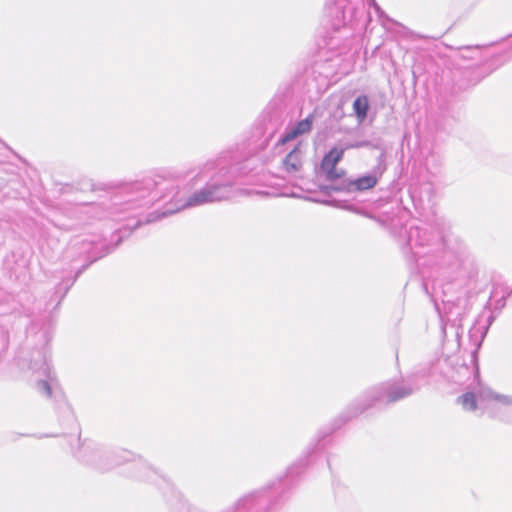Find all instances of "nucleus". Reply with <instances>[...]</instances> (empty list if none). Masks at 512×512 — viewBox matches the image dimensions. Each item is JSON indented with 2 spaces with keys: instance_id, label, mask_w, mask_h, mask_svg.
Instances as JSON below:
<instances>
[{
  "instance_id": "obj_10",
  "label": "nucleus",
  "mask_w": 512,
  "mask_h": 512,
  "mask_svg": "<svg viewBox=\"0 0 512 512\" xmlns=\"http://www.w3.org/2000/svg\"><path fill=\"white\" fill-rule=\"evenodd\" d=\"M368 109H369V100L366 95L358 96L354 100L353 110H354V113L360 123L366 119Z\"/></svg>"
},
{
  "instance_id": "obj_18",
  "label": "nucleus",
  "mask_w": 512,
  "mask_h": 512,
  "mask_svg": "<svg viewBox=\"0 0 512 512\" xmlns=\"http://www.w3.org/2000/svg\"><path fill=\"white\" fill-rule=\"evenodd\" d=\"M369 145H370L369 141H361V142H356L354 144L349 145L348 148H360V147H367Z\"/></svg>"
},
{
  "instance_id": "obj_12",
  "label": "nucleus",
  "mask_w": 512,
  "mask_h": 512,
  "mask_svg": "<svg viewBox=\"0 0 512 512\" xmlns=\"http://www.w3.org/2000/svg\"><path fill=\"white\" fill-rule=\"evenodd\" d=\"M458 402L465 410L473 411L476 409V395L472 392H467L458 398Z\"/></svg>"
},
{
  "instance_id": "obj_7",
  "label": "nucleus",
  "mask_w": 512,
  "mask_h": 512,
  "mask_svg": "<svg viewBox=\"0 0 512 512\" xmlns=\"http://www.w3.org/2000/svg\"><path fill=\"white\" fill-rule=\"evenodd\" d=\"M283 168L287 173H296L301 170L303 165V151L298 144L291 150L282 161Z\"/></svg>"
},
{
  "instance_id": "obj_17",
  "label": "nucleus",
  "mask_w": 512,
  "mask_h": 512,
  "mask_svg": "<svg viewBox=\"0 0 512 512\" xmlns=\"http://www.w3.org/2000/svg\"><path fill=\"white\" fill-rule=\"evenodd\" d=\"M370 5L374 8V10L376 11V13L382 17L384 16V12L381 10L380 6L376 3L375 0H370Z\"/></svg>"
},
{
  "instance_id": "obj_11",
  "label": "nucleus",
  "mask_w": 512,
  "mask_h": 512,
  "mask_svg": "<svg viewBox=\"0 0 512 512\" xmlns=\"http://www.w3.org/2000/svg\"><path fill=\"white\" fill-rule=\"evenodd\" d=\"M79 457H81L86 462L96 465L100 469H107L112 465H117L120 463L119 461H114V463L111 464L104 463L103 455L99 451H94L89 457H86V455H79Z\"/></svg>"
},
{
  "instance_id": "obj_19",
  "label": "nucleus",
  "mask_w": 512,
  "mask_h": 512,
  "mask_svg": "<svg viewBox=\"0 0 512 512\" xmlns=\"http://www.w3.org/2000/svg\"><path fill=\"white\" fill-rule=\"evenodd\" d=\"M86 267H87V265H86V266H83V267H82V269H81V270H79V271L77 272V275H76V276H78V275H79V274H80L84 269H86Z\"/></svg>"
},
{
  "instance_id": "obj_5",
  "label": "nucleus",
  "mask_w": 512,
  "mask_h": 512,
  "mask_svg": "<svg viewBox=\"0 0 512 512\" xmlns=\"http://www.w3.org/2000/svg\"><path fill=\"white\" fill-rule=\"evenodd\" d=\"M325 7L329 16L336 20L335 27L345 25L347 14H352L353 8L350 6V0H325Z\"/></svg>"
},
{
  "instance_id": "obj_1",
  "label": "nucleus",
  "mask_w": 512,
  "mask_h": 512,
  "mask_svg": "<svg viewBox=\"0 0 512 512\" xmlns=\"http://www.w3.org/2000/svg\"><path fill=\"white\" fill-rule=\"evenodd\" d=\"M188 175L189 171L173 170L130 184L128 190L130 193L136 194L137 198L150 197L148 202L168 199L173 206L161 213L149 214L144 222L137 221L134 228L142 223L155 222L186 208L231 199L236 193L233 189L234 177L228 168L222 167L202 189L184 199L180 197L178 182L184 180Z\"/></svg>"
},
{
  "instance_id": "obj_9",
  "label": "nucleus",
  "mask_w": 512,
  "mask_h": 512,
  "mask_svg": "<svg viewBox=\"0 0 512 512\" xmlns=\"http://www.w3.org/2000/svg\"><path fill=\"white\" fill-rule=\"evenodd\" d=\"M477 396L481 400H495L502 405H512V396L498 394L488 387H480Z\"/></svg>"
},
{
  "instance_id": "obj_4",
  "label": "nucleus",
  "mask_w": 512,
  "mask_h": 512,
  "mask_svg": "<svg viewBox=\"0 0 512 512\" xmlns=\"http://www.w3.org/2000/svg\"><path fill=\"white\" fill-rule=\"evenodd\" d=\"M30 368L38 373L39 376H43L46 379H39L37 381V390L47 397H51L52 391L50 384L47 379H50V366L48 364L47 356L45 353L38 352L37 356L31 360Z\"/></svg>"
},
{
  "instance_id": "obj_14",
  "label": "nucleus",
  "mask_w": 512,
  "mask_h": 512,
  "mask_svg": "<svg viewBox=\"0 0 512 512\" xmlns=\"http://www.w3.org/2000/svg\"><path fill=\"white\" fill-rule=\"evenodd\" d=\"M298 136H300L296 130V128L293 126L291 127L290 129H288L282 136L281 138L279 139L278 143L281 144V145H284L292 140H294L295 138H297Z\"/></svg>"
},
{
  "instance_id": "obj_8",
  "label": "nucleus",
  "mask_w": 512,
  "mask_h": 512,
  "mask_svg": "<svg viewBox=\"0 0 512 512\" xmlns=\"http://www.w3.org/2000/svg\"><path fill=\"white\" fill-rule=\"evenodd\" d=\"M344 149L333 148L326 154L321 162V173H332L338 162L342 159Z\"/></svg>"
},
{
  "instance_id": "obj_15",
  "label": "nucleus",
  "mask_w": 512,
  "mask_h": 512,
  "mask_svg": "<svg viewBox=\"0 0 512 512\" xmlns=\"http://www.w3.org/2000/svg\"><path fill=\"white\" fill-rule=\"evenodd\" d=\"M323 174L325 175V178L328 181L334 182V181L340 180L344 176V171L337 170L336 168H334L332 170V173H323Z\"/></svg>"
},
{
  "instance_id": "obj_3",
  "label": "nucleus",
  "mask_w": 512,
  "mask_h": 512,
  "mask_svg": "<svg viewBox=\"0 0 512 512\" xmlns=\"http://www.w3.org/2000/svg\"><path fill=\"white\" fill-rule=\"evenodd\" d=\"M438 237L432 235L428 228L410 227L407 236V246L415 256H420V249L431 246Z\"/></svg>"
},
{
  "instance_id": "obj_13",
  "label": "nucleus",
  "mask_w": 512,
  "mask_h": 512,
  "mask_svg": "<svg viewBox=\"0 0 512 512\" xmlns=\"http://www.w3.org/2000/svg\"><path fill=\"white\" fill-rule=\"evenodd\" d=\"M314 117L313 115L307 116L305 119L299 121L294 127L299 135L307 134L312 129Z\"/></svg>"
},
{
  "instance_id": "obj_16",
  "label": "nucleus",
  "mask_w": 512,
  "mask_h": 512,
  "mask_svg": "<svg viewBox=\"0 0 512 512\" xmlns=\"http://www.w3.org/2000/svg\"><path fill=\"white\" fill-rule=\"evenodd\" d=\"M479 49V46H466V47H461L459 48L460 51H464V52H467L466 53H462L461 54V57L464 58V59H474L475 56L472 54V52H475Z\"/></svg>"
},
{
  "instance_id": "obj_2",
  "label": "nucleus",
  "mask_w": 512,
  "mask_h": 512,
  "mask_svg": "<svg viewBox=\"0 0 512 512\" xmlns=\"http://www.w3.org/2000/svg\"><path fill=\"white\" fill-rule=\"evenodd\" d=\"M414 382L415 377H411L409 378L408 384L387 382L381 384L380 386L374 387L367 394V398L371 403L365 405L363 410L370 407L372 403L375 402L392 403L408 397L419 388L418 386H412V383Z\"/></svg>"
},
{
  "instance_id": "obj_6",
  "label": "nucleus",
  "mask_w": 512,
  "mask_h": 512,
  "mask_svg": "<svg viewBox=\"0 0 512 512\" xmlns=\"http://www.w3.org/2000/svg\"><path fill=\"white\" fill-rule=\"evenodd\" d=\"M377 177L373 175L362 176L356 180H342L340 185L331 186L333 190L342 191L347 190L349 192L352 191H364L367 189L373 188L377 184Z\"/></svg>"
}]
</instances>
